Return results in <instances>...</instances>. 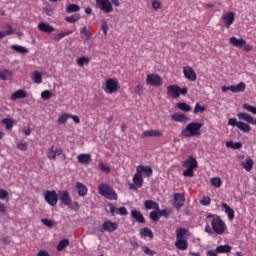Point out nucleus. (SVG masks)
I'll return each mask as SVG.
<instances>
[{"instance_id": "1", "label": "nucleus", "mask_w": 256, "mask_h": 256, "mask_svg": "<svg viewBox=\"0 0 256 256\" xmlns=\"http://www.w3.org/2000/svg\"><path fill=\"white\" fill-rule=\"evenodd\" d=\"M206 220L210 223L211 229L216 235H223L225 231H227V224H225V221H223L221 216L217 214H208Z\"/></svg>"}, {"instance_id": "2", "label": "nucleus", "mask_w": 256, "mask_h": 256, "mask_svg": "<svg viewBox=\"0 0 256 256\" xmlns=\"http://www.w3.org/2000/svg\"><path fill=\"white\" fill-rule=\"evenodd\" d=\"M175 247L179 251H187L189 249V230L183 227L176 229Z\"/></svg>"}, {"instance_id": "3", "label": "nucleus", "mask_w": 256, "mask_h": 256, "mask_svg": "<svg viewBox=\"0 0 256 256\" xmlns=\"http://www.w3.org/2000/svg\"><path fill=\"white\" fill-rule=\"evenodd\" d=\"M58 199L62 203V205H65V207H68V209H71V211H79L80 205L79 202L75 201L73 202V198H71V194L67 190H61L58 192Z\"/></svg>"}, {"instance_id": "4", "label": "nucleus", "mask_w": 256, "mask_h": 256, "mask_svg": "<svg viewBox=\"0 0 256 256\" xmlns=\"http://www.w3.org/2000/svg\"><path fill=\"white\" fill-rule=\"evenodd\" d=\"M202 123L191 122L181 131V137H199L201 135Z\"/></svg>"}, {"instance_id": "5", "label": "nucleus", "mask_w": 256, "mask_h": 256, "mask_svg": "<svg viewBox=\"0 0 256 256\" xmlns=\"http://www.w3.org/2000/svg\"><path fill=\"white\" fill-rule=\"evenodd\" d=\"M98 193L109 201H117L119 199V196L117 195V192H115L113 187L106 183H102L98 186Z\"/></svg>"}, {"instance_id": "6", "label": "nucleus", "mask_w": 256, "mask_h": 256, "mask_svg": "<svg viewBox=\"0 0 256 256\" xmlns=\"http://www.w3.org/2000/svg\"><path fill=\"white\" fill-rule=\"evenodd\" d=\"M105 93L112 94L117 93L119 91V80L115 78H109L105 82V86L103 87Z\"/></svg>"}, {"instance_id": "7", "label": "nucleus", "mask_w": 256, "mask_h": 256, "mask_svg": "<svg viewBox=\"0 0 256 256\" xmlns=\"http://www.w3.org/2000/svg\"><path fill=\"white\" fill-rule=\"evenodd\" d=\"M44 200L50 207H55L59 203V194L55 190H47L44 194Z\"/></svg>"}, {"instance_id": "8", "label": "nucleus", "mask_w": 256, "mask_h": 256, "mask_svg": "<svg viewBox=\"0 0 256 256\" xmlns=\"http://www.w3.org/2000/svg\"><path fill=\"white\" fill-rule=\"evenodd\" d=\"M228 125L231 127H237L243 133H249L251 131V126L243 121H237V118H229Z\"/></svg>"}, {"instance_id": "9", "label": "nucleus", "mask_w": 256, "mask_h": 256, "mask_svg": "<svg viewBox=\"0 0 256 256\" xmlns=\"http://www.w3.org/2000/svg\"><path fill=\"white\" fill-rule=\"evenodd\" d=\"M96 9L102 13H113V4L110 0H96Z\"/></svg>"}, {"instance_id": "10", "label": "nucleus", "mask_w": 256, "mask_h": 256, "mask_svg": "<svg viewBox=\"0 0 256 256\" xmlns=\"http://www.w3.org/2000/svg\"><path fill=\"white\" fill-rule=\"evenodd\" d=\"M119 228V224L117 222H112L111 220H106L99 228L100 233H105L107 231L108 233H113L114 231H117Z\"/></svg>"}, {"instance_id": "11", "label": "nucleus", "mask_w": 256, "mask_h": 256, "mask_svg": "<svg viewBox=\"0 0 256 256\" xmlns=\"http://www.w3.org/2000/svg\"><path fill=\"white\" fill-rule=\"evenodd\" d=\"M146 83L147 85H151L152 87H161V85H163V80L158 74H148L146 78Z\"/></svg>"}, {"instance_id": "12", "label": "nucleus", "mask_w": 256, "mask_h": 256, "mask_svg": "<svg viewBox=\"0 0 256 256\" xmlns=\"http://www.w3.org/2000/svg\"><path fill=\"white\" fill-rule=\"evenodd\" d=\"M63 155L62 148H55L54 145L50 146L47 151V157L49 161H56L57 157H61Z\"/></svg>"}, {"instance_id": "13", "label": "nucleus", "mask_w": 256, "mask_h": 256, "mask_svg": "<svg viewBox=\"0 0 256 256\" xmlns=\"http://www.w3.org/2000/svg\"><path fill=\"white\" fill-rule=\"evenodd\" d=\"M107 207H109V213H111L112 217H115V214L129 215V211H127V208L125 207L115 208V205H113L112 203H108Z\"/></svg>"}, {"instance_id": "14", "label": "nucleus", "mask_w": 256, "mask_h": 256, "mask_svg": "<svg viewBox=\"0 0 256 256\" xmlns=\"http://www.w3.org/2000/svg\"><path fill=\"white\" fill-rule=\"evenodd\" d=\"M136 172L141 174L142 177H153V168L151 166L138 165Z\"/></svg>"}, {"instance_id": "15", "label": "nucleus", "mask_w": 256, "mask_h": 256, "mask_svg": "<svg viewBox=\"0 0 256 256\" xmlns=\"http://www.w3.org/2000/svg\"><path fill=\"white\" fill-rule=\"evenodd\" d=\"M185 205V194L175 193L174 194V207L177 211H180L181 207Z\"/></svg>"}, {"instance_id": "16", "label": "nucleus", "mask_w": 256, "mask_h": 256, "mask_svg": "<svg viewBox=\"0 0 256 256\" xmlns=\"http://www.w3.org/2000/svg\"><path fill=\"white\" fill-rule=\"evenodd\" d=\"M184 77L188 79V81H197V73L191 66H184L183 67Z\"/></svg>"}, {"instance_id": "17", "label": "nucleus", "mask_w": 256, "mask_h": 256, "mask_svg": "<svg viewBox=\"0 0 256 256\" xmlns=\"http://www.w3.org/2000/svg\"><path fill=\"white\" fill-rule=\"evenodd\" d=\"M222 20L224 21L226 29H229L232 23H235V13L227 12L225 15L222 16Z\"/></svg>"}, {"instance_id": "18", "label": "nucleus", "mask_w": 256, "mask_h": 256, "mask_svg": "<svg viewBox=\"0 0 256 256\" xmlns=\"http://www.w3.org/2000/svg\"><path fill=\"white\" fill-rule=\"evenodd\" d=\"M239 121H245L246 123H250V125H256V118H253L249 115V113L240 112L238 113Z\"/></svg>"}, {"instance_id": "19", "label": "nucleus", "mask_w": 256, "mask_h": 256, "mask_svg": "<svg viewBox=\"0 0 256 256\" xmlns=\"http://www.w3.org/2000/svg\"><path fill=\"white\" fill-rule=\"evenodd\" d=\"M38 30L41 31L42 33H47L49 35L55 31V27L51 26L47 22H40L38 24Z\"/></svg>"}, {"instance_id": "20", "label": "nucleus", "mask_w": 256, "mask_h": 256, "mask_svg": "<svg viewBox=\"0 0 256 256\" xmlns=\"http://www.w3.org/2000/svg\"><path fill=\"white\" fill-rule=\"evenodd\" d=\"M75 187L79 197H86L87 193H89V188L81 182H76Z\"/></svg>"}, {"instance_id": "21", "label": "nucleus", "mask_w": 256, "mask_h": 256, "mask_svg": "<svg viewBox=\"0 0 256 256\" xmlns=\"http://www.w3.org/2000/svg\"><path fill=\"white\" fill-rule=\"evenodd\" d=\"M167 93L172 97V99H179V86L177 85H169L167 87Z\"/></svg>"}, {"instance_id": "22", "label": "nucleus", "mask_w": 256, "mask_h": 256, "mask_svg": "<svg viewBox=\"0 0 256 256\" xmlns=\"http://www.w3.org/2000/svg\"><path fill=\"white\" fill-rule=\"evenodd\" d=\"M131 218L135 220L136 223H145V216L138 210H131Z\"/></svg>"}, {"instance_id": "23", "label": "nucleus", "mask_w": 256, "mask_h": 256, "mask_svg": "<svg viewBox=\"0 0 256 256\" xmlns=\"http://www.w3.org/2000/svg\"><path fill=\"white\" fill-rule=\"evenodd\" d=\"M141 137L145 139V137H163V132L160 130H146L142 132Z\"/></svg>"}, {"instance_id": "24", "label": "nucleus", "mask_w": 256, "mask_h": 256, "mask_svg": "<svg viewBox=\"0 0 256 256\" xmlns=\"http://www.w3.org/2000/svg\"><path fill=\"white\" fill-rule=\"evenodd\" d=\"M247 89V85L245 82H240L238 85H231L230 86V91L232 93H243Z\"/></svg>"}, {"instance_id": "25", "label": "nucleus", "mask_w": 256, "mask_h": 256, "mask_svg": "<svg viewBox=\"0 0 256 256\" xmlns=\"http://www.w3.org/2000/svg\"><path fill=\"white\" fill-rule=\"evenodd\" d=\"M172 120L176 121V123H187L189 118L185 114L178 112L172 115Z\"/></svg>"}, {"instance_id": "26", "label": "nucleus", "mask_w": 256, "mask_h": 256, "mask_svg": "<svg viewBox=\"0 0 256 256\" xmlns=\"http://www.w3.org/2000/svg\"><path fill=\"white\" fill-rule=\"evenodd\" d=\"M25 97H27V91L20 89V90L15 91L11 95V100L17 101V99H25Z\"/></svg>"}, {"instance_id": "27", "label": "nucleus", "mask_w": 256, "mask_h": 256, "mask_svg": "<svg viewBox=\"0 0 256 256\" xmlns=\"http://www.w3.org/2000/svg\"><path fill=\"white\" fill-rule=\"evenodd\" d=\"M13 78V71L11 70H0V80L1 81H8L9 79Z\"/></svg>"}, {"instance_id": "28", "label": "nucleus", "mask_w": 256, "mask_h": 256, "mask_svg": "<svg viewBox=\"0 0 256 256\" xmlns=\"http://www.w3.org/2000/svg\"><path fill=\"white\" fill-rule=\"evenodd\" d=\"M222 207H223V209H225V213L228 216V219L230 221H233V219H235V211L233 210V208H231L229 205H227V203H223Z\"/></svg>"}, {"instance_id": "29", "label": "nucleus", "mask_w": 256, "mask_h": 256, "mask_svg": "<svg viewBox=\"0 0 256 256\" xmlns=\"http://www.w3.org/2000/svg\"><path fill=\"white\" fill-rule=\"evenodd\" d=\"M229 43H230L231 45H233V47H239V48H241V47H243V46L245 45L246 41H245L244 39H239V38H237V37H231V38L229 39Z\"/></svg>"}, {"instance_id": "30", "label": "nucleus", "mask_w": 256, "mask_h": 256, "mask_svg": "<svg viewBox=\"0 0 256 256\" xmlns=\"http://www.w3.org/2000/svg\"><path fill=\"white\" fill-rule=\"evenodd\" d=\"M184 167H188V169H197V159L193 156H189V158L184 162Z\"/></svg>"}, {"instance_id": "31", "label": "nucleus", "mask_w": 256, "mask_h": 256, "mask_svg": "<svg viewBox=\"0 0 256 256\" xmlns=\"http://www.w3.org/2000/svg\"><path fill=\"white\" fill-rule=\"evenodd\" d=\"M78 163H81L82 165H88V163H91V154H80L77 156Z\"/></svg>"}, {"instance_id": "32", "label": "nucleus", "mask_w": 256, "mask_h": 256, "mask_svg": "<svg viewBox=\"0 0 256 256\" xmlns=\"http://www.w3.org/2000/svg\"><path fill=\"white\" fill-rule=\"evenodd\" d=\"M134 185H136V187H138L139 189H141V187H143V176H141V174H139V172L136 171V173L133 176L132 179Z\"/></svg>"}, {"instance_id": "33", "label": "nucleus", "mask_w": 256, "mask_h": 256, "mask_svg": "<svg viewBox=\"0 0 256 256\" xmlns=\"http://www.w3.org/2000/svg\"><path fill=\"white\" fill-rule=\"evenodd\" d=\"M233 249V247H231V245L225 244V245H220L218 247H216L214 253H231V250Z\"/></svg>"}, {"instance_id": "34", "label": "nucleus", "mask_w": 256, "mask_h": 256, "mask_svg": "<svg viewBox=\"0 0 256 256\" xmlns=\"http://www.w3.org/2000/svg\"><path fill=\"white\" fill-rule=\"evenodd\" d=\"M144 206L147 210L155 209V211H159V204L153 200H146Z\"/></svg>"}, {"instance_id": "35", "label": "nucleus", "mask_w": 256, "mask_h": 256, "mask_svg": "<svg viewBox=\"0 0 256 256\" xmlns=\"http://www.w3.org/2000/svg\"><path fill=\"white\" fill-rule=\"evenodd\" d=\"M32 80L34 81V83H37V85H40V83H43V74H41V72L35 70L32 73Z\"/></svg>"}, {"instance_id": "36", "label": "nucleus", "mask_w": 256, "mask_h": 256, "mask_svg": "<svg viewBox=\"0 0 256 256\" xmlns=\"http://www.w3.org/2000/svg\"><path fill=\"white\" fill-rule=\"evenodd\" d=\"M253 159L251 158H246L245 162H242V167L245 169V171H251L253 169Z\"/></svg>"}, {"instance_id": "37", "label": "nucleus", "mask_w": 256, "mask_h": 256, "mask_svg": "<svg viewBox=\"0 0 256 256\" xmlns=\"http://www.w3.org/2000/svg\"><path fill=\"white\" fill-rule=\"evenodd\" d=\"M11 49H13V51H16V53H20V55H25L29 53V49L15 44L11 46Z\"/></svg>"}, {"instance_id": "38", "label": "nucleus", "mask_w": 256, "mask_h": 256, "mask_svg": "<svg viewBox=\"0 0 256 256\" xmlns=\"http://www.w3.org/2000/svg\"><path fill=\"white\" fill-rule=\"evenodd\" d=\"M6 31L0 30V39H4L9 35H13V27L9 24H6Z\"/></svg>"}, {"instance_id": "39", "label": "nucleus", "mask_w": 256, "mask_h": 256, "mask_svg": "<svg viewBox=\"0 0 256 256\" xmlns=\"http://www.w3.org/2000/svg\"><path fill=\"white\" fill-rule=\"evenodd\" d=\"M177 109L180 111H184L185 113H189L191 111V106L185 102H179L176 104Z\"/></svg>"}, {"instance_id": "40", "label": "nucleus", "mask_w": 256, "mask_h": 256, "mask_svg": "<svg viewBox=\"0 0 256 256\" xmlns=\"http://www.w3.org/2000/svg\"><path fill=\"white\" fill-rule=\"evenodd\" d=\"M72 33H73V30L60 32V33L55 35L54 41H61V39H63L64 37H68V35H72Z\"/></svg>"}, {"instance_id": "41", "label": "nucleus", "mask_w": 256, "mask_h": 256, "mask_svg": "<svg viewBox=\"0 0 256 256\" xmlns=\"http://www.w3.org/2000/svg\"><path fill=\"white\" fill-rule=\"evenodd\" d=\"M226 147H228V149H241L243 147V143L228 141L226 142Z\"/></svg>"}, {"instance_id": "42", "label": "nucleus", "mask_w": 256, "mask_h": 256, "mask_svg": "<svg viewBox=\"0 0 256 256\" xmlns=\"http://www.w3.org/2000/svg\"><path fill=\"white\" fill-rule=\"evenodd\" d=\"M78 11H81V7L77 4H70L66 7L67 13H77Z\"/></svg>"}, {"instance_id": "43", "label": "nucleus", "mask_w": 256, "mask_h": 256, "mask_svg": "<svg viewBox=\"0 0 256 256\" xmlns=\"http://www.w3.org/2000/svg\"><path fill=\"white\" fill-rule=\"evenodd\" d=\"M2 123H3V125H5L7 131H11L13 129V125H14L13 119L4 118V119H2Z\"/></svg>"}, {"instance_id": "44", "label": "nucleus", "mask_w": 256, "mask_h": 256, "mask_svg": "<svg viewBox=\"0 0 256 256\" xmlns=\"http://www.w3.org/2000/svg\"><path fill=\"white\" fill-rule=\"evenodd\" d=\"M67 247H69V239H63L58 243L57 251H63Z\"/></svg>"}, {"instance_id": "45", "label": "nucleus", "mask_w": 256, "mask_h": 256, "mask_svg": "<svg viewBox=\"0 0 256 256\" xmlns=\"http://www.w3.org/2000/svg\"><path fill=\"white\" fill-rule=\"evenodd\" d=\"M210 183L213 187H216L217 189H219V187L223 185V182L221 181L220 177L211 178Z\"/></svg>"}, {"instance_id": "46", "label": "nucleus", "mask_w": 256, "mask_h": 256, "mask_svg": "<svg viewBox=\"0 0 256 256\" xmlns=\"http://www.w3.org/2000/svg\"><path fill=\"white\" fill-rule=\"evenodd\" d=\"M79 19H81V15L74 14L72 16L66 17L65 21H67V23H77V21H79Z\"/></svg>"}, {"instance_id": "47", "label": "nucleus", "mask_w": 256, "mask_h": 256, "mask_svg": "<svg viewBox=\"0 0 256 256\" xmlns=\"http://www.w3.org/2000/svg\"><path fill=\"white\" fill-rule=\"evenodd\" d=\"M140 234L144 237H149L150 239H153V231L149 228H143L140 230Z\"/></svg>"}, {"instance_id": "48", "label": "nucleus", "mask_w": 256, "mask_h": 256, "mask_svg": "<svg viewBox=\"0 0 256 256\" xmlns=\"http://www.w3.org/2000/svg\"><path fill=\"white\" fill-rule=\"evenodd\" d=\"M80 35H84L87 41L91 40V38L93 37V34L87 31V27L85 26L80 30Z\"/></svg>"}, {"instance_id": "49", "label": "nucleus", "mask_w": 256, "mask_h": 256, "mask_svg": "<svg viewBox=\"0 0 256 256\" xmlns=\"http://www.w3.org/2000/svg\"><path fill=\"white\" fill-rule=\"evenodd\" d=\"M85 64L89 65V59L86 56L77 59V65H79V67H83Z\"/></svg>"}, {"instance_id": "50", "label": "nucleus", "mask_w": 256, "mask_h": 256, "mask_svg": "<svg viewBox=\"0 0 256 256\" xmlns=\"http://www.w3.org/2000/svg\"><path fill=\"white\" fill-rule=\"evenodd\" d=\"M101 29L103 31L104 37H107V32L109 31V24H107V20H101Z\"/></svg>"}, {"instance_id": "51", "label": "nucleus", "mask_w": 256, "mask_h": 256, "mask_svg": "<svg viewBox=\"0 0 256 256\" xmlns=\"http://www.w3.org/2000/svg\"><path fill=\"white\" fill-rule=\"evenodd\" d=\"M67 119H69V113H63L62 115L59 116L58 123L60 125H63L67 123Z\"/></svg>"}, {"instance_id": "52", "label": "nucleus", "mask_w": 256, "mask_h": 256, "mask_svg": "<svg viewBox=\"0 0 256 256\" xmlns=\"http://www.w3.org/2000/svg\"><path fill=\"white\" fill-rule=\"evenodd\" d=\"M51 97H53V92H51V90H45L41 93V98L45 101L51 99Z\"/></svg>"}, {"instance_id": "53", "label": "nucleus", "mask_w": 256, "mask_h": 256, "mask_svg": "<svg viewBox=\"0 0 256 256\" xmlns=\"http://www.w3.org/2000/svg\"><path fill=\"white\" fill-rule=\"evenodd\" d=\"M200 205L204 207L211 205V198L209 196H203L202 199H200Z\"/></svg>"}, {"instance_id": "54", "label": "nucleus", "mask_w": 256, "mask_h": 256, "mask_svg": "<svg viewBox=\"0 0 256 256\" xmlns=\"http://www.w3.org/2000/svg\"><path fill=\"white\" fill-rule=\"evenodd\" d=\"M152 3V9L154 11H159V9H161V7H163V5L161 4V2L159 0H150Z\"/></svg>"}, {"instance_id": "55", "label": "nucleus", "mask_w": 256, "mask_h": 256, "mask_svg": "<svg viewBox=\"0 0 256 256\" xmlns=\"http://www.w3.org/2000/svg\"><path fill=\"white\" fill-rule=\"evenodd\" d=\"M150 219L154 221V223H159L160 215L157 211L150 212Z\"/></svg>"}, {"instance_id": "56", "label": "nucleus", "mask_w": 256, "mask_h": 256, "mask_svg": "<svg viewBox=\"0 0 256 256\" xmlns=\"http://www.w3.org/2000/svg\"><path fill=\"white\" fill-rule=\"evenodd\" d=\"M242 107L249 113H252V115H256V107L255 106H251L249 104H243Z\"/></svg>"}, {"instance_id": "57", "label": "nucleus", "mask_w": 256, "mask_h": 256, "mask_svg": "<svg viewBox=\"0 0 256 256\" xmlns=\"http://www.w3.org/2000/svg\"><path fill=\"white\" fill-rule=\"evenodd\" d=\"M98 167L101 171H103L104 173H111V167L106 166L103 162H100L98 164Z\"/></svg>"}, {"instance_id": "58", "label": "nucleus", "mask_w": 256, "mask_h": 256, "mask_svg": "<svg viewBox=\"0 0 256 256\" xmlns=\"http://www.w3.org/2000/svg\"><path fill=\"white\" fill-rule=\"evenodd\" d=\"M17 149H19V151H27L29 146L27 145V142H20L17 144Z\"/></svg>"}, {"instance_id": "59", "label": "nucleus", "mask_w": 256, "mask_h": 256, "mask_svg": "<svg viewBox=\"0 0 256 256\" xmlns=\"http://www.w3.org/2000/svg\"><path fill=\"white\" fill-rule=\"evenodd\" d=\"M42 223L43 225H45L46 227H50V228H53L54 225H55V222H53V220H50V219H42Z\"/></svg>"}, {"instance_id": "60", "label": "nucleus", "mask_w": 256, "mask_h": 256, "mask_svg": "<svg viewBox=\"0 0 256 256\" xmlns=\"http://www.w3.org/2000/svg\"><path fill=\"white\" fill-rule=\"evenodd\" d=\"M205 109V106H201V104L196 103L194 113H204Z\"/></svg>"}, {"instance_id": "61", "label": "nucleus", "mask_w": 256, "mask_h": 256, "mask_svg": "<svg viewBox=\"0 0 256 256\" xmlns=\"http://www.w3.org/2000/svg\"><path fill=\"white\" fill-rule=\"evenodd\" d=\"M158 213L160 217H166V218L169 217V215H171V211L167 209L158 210Z\"/></svg>"}, {"instance_id": "62", "label": "nucleus", "mask_w": 256, "mask_h": 256, "mask_svg": "<svg viewBox=\"0 0 256 256\" xmlns=\"http://www.w3.org/2000/svg\"><path fill=\"white\" fill-rule=\"evenodd\" d=\"M193 168H187L186 170L183 171V175L184 177H193L194 172H193Z\"/></svg>"}, {"instance_id": "63", "label": "nucleus", "mask_w": 256, "mask_h": 256, "mask_svg": "<svg viewBox=\"0 0 256 256\" xmlns=\"http://www.w3.org/2000/svg\"><path fill=\"white\" fill-rule=\"evenodd\" d=\"M7 197H9V192L3 188H0V199L4 200L7 199Z\"/></svg>"}, {"instance_id": "64", "label": "nucleus", "mask_w": 256, "mask_h": 256, "mask_svg": "<svg viewBox=\"0 0 256 256\" xmlns=\"http://www.w3.org/2000/svg\"><path fill=\"white\" fill-rule=\"evenodd\" d=\"M142 251L146 254V255H150V256H153L155 255V251L151 250L149 247L147 246H144L142 248Z\"/></svg>"}]
</instances>
